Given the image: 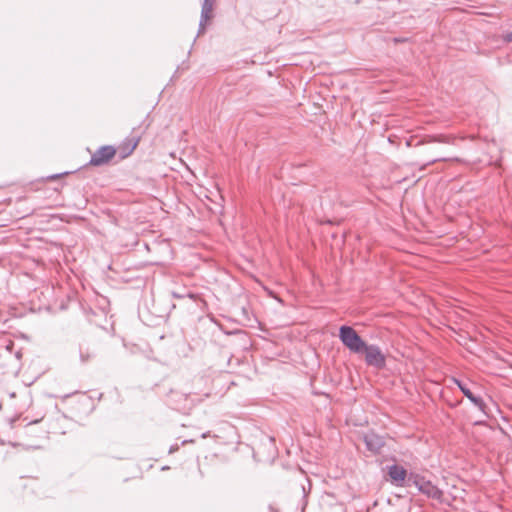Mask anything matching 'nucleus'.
<instances>
[{
	"mask_svg": "<svg viewBox=\"0 0 512 512\" xmlns=\"http://www.w3.org/2000/svg\"><path fill=\"white\" fill-rule=\"evenodd\" d=\"M354 353L363 355L368 366H373L377 369L385 366V356L380 348L376 345H367L355 331Z\"/></svg>",
	"mask_w": 512,
	"mask_h": 512,
	"instance_id": "obj_1",
	"label": "nucleus"
},
{
	"mask_svg": "<svg viewBox=\"0 0 512 512\" xmlns=\"http://www.w3.org/2000/svg\"><path fill=\"white\" fill-rule=\"evenodd\" d=\"M408 483H412L418 491L427 498L436 500L440 503L443 501V491L424 476L417 473H410Z\"/></svg>",
	"mask_w": 512,
	"mask_h": 512,
	"instance_id": "obj_2",
	"label": "nucleus"
},
{
	"mask_svg": "<svg viewBox=\"0 0 512 512\" xmlns=\"http://www.w3.org/2000/svg\"><path fill=\"white\" fill-rule=\"evenodd\" d=\"M116 154V149L111 145H105L98 148L91 156L89 165L102 166L107 164Z\"/></svg>",
	"mask_w": 512,
	"mask_h": 512,
	"instance_id": "obj_3",
	"label": "nucleus"
},
{
	"mask_svg": "<svg viewBox=\"0 0 512 512\" xmlns=\"http://www.w3.org/2000/svg\"><path fill=\"white\" fill-rule=\"evenodd\" d=\"M387 475L391 484L397 487L405 486L406 478L409 477L407 470L398 464L387 466Z\"/></svg>",
	"mask_w": 512,
	"mask_h": 512,
	"instance_id": "obj_4",
	"label": "nucleus"
},
{
	"mask_svg": "<svg viewBox=\"0 0 512 512\" xmlns=\"http://www.w3.org/2000/svg\"><path fill=\"white\" fill-rule=\"evenodd\" d=\"M215 0H203L201 7V17L199 22V32L202 33L205 30V23L212 17L213 5Z\"/></svg>",
	"mask_w": 512,
	"mask_h": 512,
	"instance_id": "obj_5",
	"label": "nucleus"
},
{
	"mask_svg": "<svg viewBox=\"0 0 512 512\" xmlns=\"http://www.w3.org/2000/svg\"><path fill=\"white\" fill-rule=\"evenodd\" d=\"M452 381L458 386L465 397H467L476 407L481 410L483 409L484 402L480 397L475 396L470 389L457 378H452Z\"/></svg>",
	"mask_w": 512,
	"mask_h": 512,
	"instance_id": "obj_6",
	"label": "nucleus"
},
{
	"mask_svg": "<svg viewBox=\"0 0 512 512\" xmlns=\"http://www.w3.org/2000/svg\"><path fill=\"white\" fill-rule=\"evenodd\" d=\"M363 439L367 449L372 452H378L380 448L384 445L383 438L374 433L364 435Z\"/></svg>",
	"mask_w": 512,
	"mask_h": 512,
	"instance_id": "obj_7",
	"label": "nucleus"
},
{
	"mask_svg": "<svg viewBox=\"0 0 512 512\" xmlns=\"http://www.w3.org/2000/svg\"><path fill=\"white\" fill-rule=\"evenodd\" d=\"M94 356H95V349L92 347V345L89 342L84 341V342L80 343L79 357H80V361L82 363L89 362Z\"/></svg>",
	"mask_w": 512,
	"mask_h": 512,
	"instance_id": "obj_8",
	"label": "nucleus"
},
{
	"mask_svg": "<svg viewBox=\"0 0 512 512\" xmlns=\"http://www.w3.org/2000/svg\"><path fill=\"white\" fill-rule=\"evenodd\" d=\"M454 137L453 136H448V135H430V136H427L425 137L423 140L419 141L417 143V145H421V144H427V143H446V144H451L453 143L454 141Z\"/></svg>",
	"mask_w": 512,
	"mask_h": 512,
	"instance_id": "obj_9",
	"label": "nucleus"
},
{
	"mask_svg": "<svg viewBox=\"0 0 512 512\" xmlns=\"http://www.w3.org/2000/svg\"><path fill=\"white\" fill-rule=\"evenodd\" d=\"M340 340L342 343L352 351V326L343 325L340 328L339 333Z\"/></svg>",
	"mask_w": 512,
	"mask_h": 512,
	"instance_id": "obj_10",
	"label": "nucleus"
},
{
	"mask_svg": "<svg viewBox=\"0 0 512 512\" xmlns=\"http://www.w3.org/2000/svg\"><path fill=\"white\" fill-rule=\"evenodd\" d=\"M310 489H311V485H310V482L308 481V487H306L305 485H302V491H303V500H302V509H304V507L307 505V495L308 493L310 492Z\"/></svg>",
	"mask_w": 512,
	"mask_h": 512,
	"instance_id": "obj_11",
	"label": "nucleus"
},
{
	"mask_svg": "<svg viewBox=\"0 0 512 512\" xmlns=\"http://www.w3.org/2000/svg\"><path fill=\"white\" fill-rule=\"evenodd\" d=\"M450 160H456L458 161L457 158L453 159V158H435V159H432L431 161L428 162V164H433V163H436V162H440V161H450Z\"/></svg>",
	"mask_w": 512,
	"mask_h": 512,
	"instance_id": "obj_12",
	"label": "nucleus"
},
{
	"mask_svg": "<svg viewBox=\"0 0 512 512\" xmlns=\"http://www.w3.org/2000/svg\"><path fill=\"white\" fill-rule=\"evenodd\" d=\"M503 41L506 42V43H510L512 42V31L511 32H507L503 35Z\"/></svg>",
	"mask_w": 512,
	"mask_h": 512,
	"instance_id": "obj_13",
	"label": "nucleus"
},
{
	"mask_svg": "<svg viewBox=\"0 0 512 512\" xmlns=\"http://www.w3.org/2000/svg\"><path fill=\"white\" fill-rule=\"evenodd\" d=\"M179 448V446L176 444V445H172L169 449V453H174L175 451H177Z\"/></svg>",
	"mask_w": 512,
	"mask_h": 512,
	"instance_id": "obj_14",
	"label": "nucleus"
},
{
	"mask_svg": "<svg viewBox=\"0 0 512 512\" xmlns=\"http://www.w3.org/2000/svg\"><path fill=\"white\" fill-rule=\"evenodd\" d=\"M173 296H174L175 298H182V297H183V295L177 294V293H175V292L173 293Z\"/></svg>",
	"mask_w": 512,
	"mask_h": 512,
	"instance_id": "obj_15",
	"label": "nucleus"
},
{
	"mask_svg": "<svg viewBox=\"0 0 512 512\" xmlns=\"http://www.w3.org/2000/svg\"><path fill=\"white\" fill-rule=\"evenodd\" d=\"M192 440H183L182 444H186L188 442H191Z\"/></svg>",
	"mask_w": 512,
	"mask_h": 512,
	"instance_id": "obj_16",
	"label": "nucleus"
},
{
	"mask_svg": "<svg viewBox=\"0 0 512 512\" xmlns=\"http://www.w3.org/2000/svg\"><path fill=\"white\" fill-rule=\"evenodd\" d=\"M38 422H39V420H34V421L29 422V424L38 423Z\"/></svg>",
	"mask_w": 512,
	"mask_h": 512,
	"instance_id": "obj_17",
	"label": "nucleus"
}]
</instances>
